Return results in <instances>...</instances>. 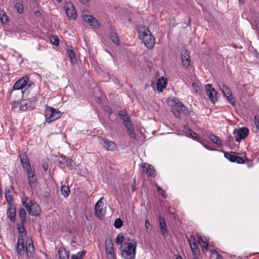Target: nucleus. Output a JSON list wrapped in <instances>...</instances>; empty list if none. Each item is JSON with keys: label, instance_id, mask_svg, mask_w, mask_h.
I'll use <instances>...</instances> for the list:
<instances>
[{"label": "nucleus", "instance_id": "1", "mask_svg": "<svg viewBox=\"0 0 259 259\" xmlns=\"http://www.w3.org/2000/svg\"><path fill=\"white\" fill-rule=\"evenodd\" d=\"M137 242L134 240L124 242L120 247V254L124 259H135L136 257Z\"/></svg>", "mask_w": 259, "mask_h": 259}, {"label": "nucleus", "instance_id": "2", "mask_svg": "<svg viewBox=\"0 0 259 259\" xmlns=\"http://www.w3.org/2000/svg\"><path fill=\"white\" fill-rule=\"evenodd\" d=\"M139 38L149 49H152L155 46V38L147 27H142L139 31Z\"/></svg>", "mask_w": 259, "mask_h": 259}, {"label": "nucleus", "instance_id": "3", "mask_svg": "<svg viewBox=\"0 0 259 259\" xmlns=\"http://www.w3.org/2000/svg\"><path fill=\"white\" fill-rule=\"evenodd\" d=\"M61 116V112L52 107H47L45 111L46 121L51 123L60 118Z\"/></svg>", "mask_w": 259, "mask_h": 259}, {"label": "nucleus", "instance_id": "4", "mask_svg": "<svg viewBox=\"0 0 259 259\" xmlns=\"http://www.w3.org/2000/svg\"><path fill=\"white\" fill-rule=\"evenodd\" d=\"M32 85H34L33 83L31 81H30L29 77L26 76L20 78L14 83L13 87V91L22 90L25 87L28 88L31 87Z\"/></svg>", "mask_w": 259, "mask_h": 259}, {"label": "nucleus", "instance_id": "5", "mask_svg": "<svg viewBox=\"0 0 259 259\" xmlns=\"http://www.w3.org/2000/svg\"><path fill=\"white\" fill-rule=\"evenodd\" d=\"M103 197L101 198L95 206V214L100 219H102L104 218L106 212V204L104 205L103 202Z\"/></svg>", "mask_w": 259, "mask_h": 259}, {"label": "nucleus", "instance_id": "6", "mask_svg": "<svg viewBox=\"0 0 259 259\" xmlns=\"http://www.w3.org/2000/svg\"><path fill=\"white\" fill-rule=\"evenodd\" d=\"M37 100L35 97H32L27 100L23 101L20 106V110L25 111L33 109L35 106Z\"/></svg>", "mask_w": 259, "mask_h": 259}, {"label": "nucleus", "instance_id": "7", "mask_svg": "<svg viewBox=\"0 0 259 259\" xmlns=\"http://www.w3.org/2000/svg\"><path fill=\"white\" fill-rule=\"evenodd\" d=\"M220 89L224 96L227 99L228 102L232 105H235V100L233 97L231 89L224 85H220Z\"/></svg>", "mask_w": 259, "mask_h": 259}, {"label": "nucleus", "instance_id": "8", "mask_svg": "<svg viewBox=\"0 0 259 259\" xmlns=\"http://www.w3.org/2000/svg\"><path fill=\"white\" fill-rule=\"evenodd\" d=\"M26 173L30 188L32 190L35 189L37 187V182L34 169H29V171H26Z\"/></svg>", "mask_w": 259, "mask_h": 259}, {"label": "nucleus", "instance_id": "9", "mask_svg": "<svg viewBox=\"0 0 259 259\" xmlns=\"http://www.w3.org/2000/svg\"><path fill=\"white\" fill-rule=\"evenodd\" d=\"M248 133L249 130L247 127H241L238 130H235L233 132V135L235 137L236 141L240 142L248 136Z\"/></svg>", "mask_w": 259, "mask_h": 259}, {"label": "nucleus", "instance_id": "10", "mask_svg": "<svg viewBox=\"0 0 259 259\" xmlns=\"http://www.w3.org/2000/svg\"><path fill=\"white\" fill-rule=\"evenodd\" d=\"M123 124L125 126L129 136L131 138L135 139L136 138V134L135 132L134 125L131 118H126V119L123 121Z\"/></svg>", "mask_w": 259, "mask_h": 259}, {"label": "nucleus", "instance_id": "11", "mask_svg": "<svg viewBox=\"0 0 259 259\" xmlns=\"http://www.w3.org/2000/svg\"><path fill=\"white\" fill-rule=\"evenodd\" d=\"M26 210L30 215L37 216L40 212V208L39 205L35 202H30V205H26Z\"/></svg>", "mask_w": 259, "mask_h": 259}, {"label": "nucleus", "instance_id": "12", "mask_svg": "<svg viewBox=\"0 0 259 259\" xmlns=\"http://www.w3.org/2000/svg\"><path fill=\"white\" fill-rule=\"evenodd\" d=\"M99 142L107 151H114L116 148L115 143L107 139L100 138Z\"/></svg>", "mask_w": 259, "mask_h": 259}, {"label": "nucleus", "instance_id": "13", "mask_svg": "<svg viewBox=\"0 0 259 259\" xmlns=\"http://www.w3.org/2000/svg\"><path fill=\"white\" fill-rule=\"evenodd\" d=\"M106 252L108 259H114L113 243L111 239H107L105 240Z\"/></svg>", "mask_w": 259, "mask_h": 259}, {"label": "nucleus", "instance_id": "14", "mask_svg": "<svg viewBox=\"0 0 259 259\" xmlns=\"http://www.w3.org/2000/svg\"><path fill=\"white\" fill-rule=\"evenodd\" d=\"M142 172L148 177H154L156 176V171L153 166L147 163L143 164Z\"/></svg>", "mask_w": 259, "mask_h": 259}, {"label": "nucleus", "instance_id": "15", "mask_svg": "<svg viewBox=\"0 0 259 259\" xmlns=\"http://www.w3.org/2000/svg\"><path fill=\"white\" fill-rule=\"evenodd\" d=\"M182 63L184 67L188 68L190 64L189 52L185 49H183L181 54Z\"/></svg>", "mask_w": 259, "mask_h": 259}, {"label": "nucleus", "instance_id": "16", "mask_svg": "<svg viewBox=\"0 0 259 259\" xmlns=\"http://www.w3.org/2000/svg\"><path fill=\"white\" fill-rule=\"evenodd\" d=\"M82 18L83 21L89 25L94 28H97L99 26V23L97 20L93 16L83 13Z\"/></svg>", "mask_w": 259, "mask_h": 259}, {"label": "nucleus", "instance_id": "17", "mask_svg": "<svg viewBox=\"0 0 259 259\" xmlns=\"http://www.w3.org/2000/svg\"><path fill=\"white\" fill-rule=\"evenodd\" d=\"M205 89L209 99L212 103H214L217 101V92L214 89L212 88L211 84H207L205 85Z\"/></svg>", "mask_w": 259, "mask_h": 259}, {"label": "nucleus", "instance_id": "18", "mask_svg": "<svg viewBox=\"0 0 259 259\" xmlns=\"http://www.w3.org/2000/svg\"><path fill=\"white\" fill-rule=\"evenodd\" d=\"M19 157L20 159L22 166L24 170H25L26 172L29 171V169H33V168L31 167L30 162L28 161L27 156L25 153H22L20 154Z\"/></svg>", "mask_w": 259, "mask_h": 259}, {"label": "nucleus", "instance_id": "19", "mask_svg": "<svg viewBox=\"0 0 259 259\" xmlns=\"http://www.w3.org/2000/svg\"><path fill=\"white\" fill-rule=\"evenodd\" d=\"M66 13L68 17L72 20H75L77 17L75 8L71 3H68L66 5Z\"/></svg>", "mask_w": 259, "mask_h": 259}, {"label": "nucleus", "instance_id": "20", "mask_svg": "<svg viewBox=\"0 0 259 259\" xmlns=\"http://www.w3.org/2000/svg\"><path fill=\"white\" fill-rule=\"evenodd\" d=\"M186 109V107L181 102L178 101L176 102L175 106L172 109V112L176 117L179 118L181 112L184 111Z\"/></svg>", "mask_w": 259, "mask_h": 259}, {"label": "nucleus", "instance_id": "21", "mask_svg": "<svg viewBox=\"0 0 259 259\" xmlns=\"http://www.w3.org/2000/svg\"><path fill=\"white\" fill-rule=\"evenodd\" d=\"M159 220V226H160V228L161 233L163 235V236H164V237L166 238L168 235V232L167 228H166V225L165 219L164 218L160 216Z\"/></svg>", "mask_w": 259, "mask_h": 259}, {"label": "nucleus", "instance_id": "22", "mask_svg": "<svg viewBox=\"0 0 259 259\" xmlns=\"http://www.w3.org/2000/svg\"><path fill=\"white\" fill-rule=\"evenodd\" d=\"M17 252L19 255H23L25 252V246L23 238H19L17 244Z\"/></svg>", "mask_w": 259, "mask_h": 259}, {"label": "nucleus", "instance_id": "23", "mask_svg": "<svg viewBox=\"0 0 259 259\" xmlns=\"http://www.w3.org/2000/svg\"><path fill=\"white\" fill-rule=\"evenodd\" d=\"M167 85V79L162 77L160 78L157 83V90L160 92H162L164 89L166 88Z\"/></svg>", "mask_w": 259, "mask_h": 259}, {"label": "nucleus", "instance_id": "24", "mask_svg": "<svg viewBox=\"0 0 259 259\" xmlns=\"http://www.w3.org/2000/svg\"><path fill=\"white\" fill-rule=\"evenodd\" d=\"M197 240L198 243L200 244L202 249H205L206 250H207L208 241L207 239L203 237L200 235H197Z\"/></svg>", "mask_w": 259, "mask_h": 259}, {"label": "nucleus", "instance_id": "25", "mask_svg": "<svg viewBox=\"0 0 259 259\" xmlns=\"http://www.w3.org/2000/svg\"><path fill=\"white\" fill-rule=\"evenodd\" d=\"M26 245V252L28 256L30 255L31 253L34 251V246L32 241L31 239L27 238Z\"/></svg>", "mask_w": 259, "mask_h": 259}, {"label": "nucleus", "instance_id": "26", "mask_svg": "<svg viewBox=\"0 0 259 259\" xmlns=\"http://www.w3.org/2000/svg\"><path fill=\"white\" fill-rule=\"evenodd\" d=\"M7 216L8 218L12 221L14 222L16 221V210L15 208L10 207L7 210Z\"/></svg>", "mask_w": 259, "mask_h": 259}, {"label": "nucleus", "instance_id": "27", "mask_svg": "<svg viewBox=\"0 0 259 259\" xmlns=\"http://www.w3.org/2000/svg\"><path fill=\"white\" fill-rule=\"evenodd\" d=\"M58 253L60 259L69 258V251H67L64 247L59 249Z\"/></svg>", "mask_w": 259, "mask_h": 259}, {"label": "nucleus", "instance_id": "28", "mask_svg": "<svg viewBox=\"0 0 259 259\" xmlns=\"http://www.w3.org/2000/svg\"><path fill=\"white\" fill-rule=\"evenodd\" d=\"M68 55L70 59V61L73 63H75L77 62V59L75 57V54L74 51L72 50V47H68L67 49Z\"/></svg>", "mask_w": 259, "mask_h": 259}, {"label": "nucleus", "instance_id": "29", "mask_svg": "<svg viewBox=\"0 0 259 259\" xmlns=\"http://www.w3.org/2000/svg\"><path fill=\"white\" fill-rule=\"evenodd\" d=\"M18 230L20 235V238H23L26 235V231L24 227L23 223H21L18 224Z\"/></svg>", "mask_w": 259, "mask_h": 259}, {"label": "nucleus", "instance_id": "30", "mask_svg": "<svg viewBox=\"0 0 259 259\" xmlns=\"http://www.w3.org/2000/svg\"><path fill=\"white\" fill-rule=\"evenodd\" d=\"M209 139L215 144L218 146H222V141L219 138V137H217L214 135H210L209 136Z\"/></svg>", "mask_w": 259, "mask_h": 259}, {"label": "nucleus", "instance_id": "31", "mask_svg": "<svg viewBox=\"0 0 259 259\" xmlns=\"http://www.w3.org/2000/svg\"><path fill=\"white\" fill-rule=\"evenodd\" d=\"M19 215L21 223H23L26 221V212L23 208H21L19 211Z\"/></svg>", "mask_w": 259, "mask_h": 259}, {"label": "nucleus", "instance_id": "32", "mask_svg": "<svg viewBox=\"0 0 259 259\" xmlns=\"http://www.w3.org/2000/svg\"><path fill=\"white\" fill-rule=\"evenodd\" d=\"M61 191L62 194L65 197H67L68 196L70 193V188L67 186H62L61 188Z\"/></svg>", "mask_w": 259, "mask_h": 259}, {"label": "nucleus", "instance_id": "33", "mask_svg": "<svg viewBox=\"0 0 259 259\" xmlns=\"http://www.w3.org/2000/svg\"><path fill=\"white\" fill-rule=\"evenodd\" d=\"M190 247L194 256L197 255L199 253V249L196 242L191 243Z\"/></svg>", "mask_w": 259, "mask_h": 259}, {"label": "nucleus", "instance_id": "34", "mask_svg": "<svg viewBox=\"0 0 259 259\" xmlns=\"http://www.w3.org/2000/svg\"><path fill=\"white\" fill-rule=\"evenodd\" d=\"M145 228L147 233L150 234L152 231V226L148 219L145 220Z\"/></svg>", "mask_w": 259, "mask_h": 259}, {"label": "nucleus", "instance_id": "35", "mask_svg": "<svg viewBox=\"0 0 259 259\" xmlns=\"http://www.w3.org/2000/svg\"><path fill=\"white\" fill-rule=\"evenodd\" d=\"M84 255V251H80L77 252L76 254H72L71 259H82Z\"/></svg>", "mask_w": 259, "mask_h": 259}, {"label": "nucleus", "instance_id": "36", "mask_svg": "<svg viewBox=\"0 0 259 259\" xmlns=\"http://www.w3.org/2000/svg\"><path fill=\"white\" fill-rule=\"evenodd\" d=\"M110 38L113 42L117 45H119V40L118 35L116 33H112L110 35Z\"/></svg>", "mask_w": 259, "mask_h": 259}, {"label": "nucleus", "instance_id": "37", "mask_svg": "<svg viewBox=\"0 0 259 259\" xmlns=\"http://www.w3.org/2000/svg\"><path fill=\"white\" fill-rule=\"evenodd\" d=\"M0 20L2 23L5 24L8 21L9 18L4 11L0 12Z\"/></svg>", "mask_w": 259, "mask_h": 259}, {"label": "nucleus", "instance_id": "38", "mask_svg": "<svg viewBox=\"0 0 259 259\" xmlns=\"http://www.w3.org/2000/svg\"><path fill=\"white\" fill-rule=\"evenodd\" d=\"M15 8L19 14H22L23 13V6L22 4L16 3L15 5Z\"/></svg>", "mask_w": 259, "mask_h": 259}, {"label": "nucleus", "instance_id": "39", "mask_svg": "<svg viewBox=\"0 0 259 259\" xmlns=\"http://www.w3.org/2000/svg\"><path fill=\"white\" fill-rule=\"evenodd\" d=\"M124 236L121 234H119L116 238V242L117 244L120 245L124 240Z\"/></svg>", "mask_w": 259, "mask_h": 259}, {"label": "nucleus", "instance_id": "40", "mask_svg": "<svg viewBox=\"0 0 259 259\" xmlns=\"http://www.w3.org/2000/svg\"><path fill=\"white\" fill-rule=\"evenodd\" d=\"M123 225V222L121 219L118 218L115 220L114 226L116 228H120Z\"/></svg>", "mask_w": 259, "mask_h": 259}, {"label": "nucleus", "instance_id": "41", "mask_svg": "<svg viewBox=\"0 0 259 259\" xmlns=\"http://www.w3.org/2000/svg\"><path fill=\"white\" fill-rule=\"evenodd\" d=\"M187 134L192 137L193 139H196L199 137L198 134L191 130H189L188 131Z\"/></svg>", "mask_w": 259, "mask_h": 259}, {"label": "nucleus", "instance_id": "42", "mask_svg": "<svg viewBox=\"0 0 259 259\" xmlns=\"http://www.w3.org/2000/svg\"><path fill=\"white\" fill-rule=\"evenodd\" d=\"M224 156L227 159H229L231 162H233V161H234V157L235 155H233L228 152H225Z\"/></svg>", "mask_w": 259, "mask_h": 259}, {"label": "nucleus", "instance_id": "43", "mask_svg": "<svg viewBox=\"0 0 259 259\" xmlns=\"http://www.w3.org/2000/svg\"><path fill=\"white\" fill-rule=\"evenodd\" d=\"M119 116L120 118V119L123 121L124 120L126 119V118H130V116L126 115V113L125 111H121L119 113Z\"/></svg>", "mask_w": 259, "mask_h": 259}, {"label": "nucleus", "instance_id": "44", "mask_svg": "<svg viewBox=\"0 0 259 259\" xmlns=\"http://www.w3.org/2000/svg\"><path fill=\"white\" fill-rule=\"evenodd\" d=\"M51 41L53 44L55 46H58L59 45V39L55 36H53L51 38Z\"/></svg>", "mask_w": 259, "mask_h": 259}, {"label": "nucleus", "instance_id": "45", "mask_svg": "<svg viewBox=\"0 0 259 259\" xmlns=\"http://www.w3.org/2000/svg\"><path fill=\"white\" fill-rule=\"evenodd\" d=\"M233 162H236L239 164H242L244 163V161L241 157L238 156H235L234 161Z\"/></svg>", "mask_w": 259, "mask_h": 259}, {"label": "nucleus", "instance_id": "46", "mask_svg": "<svg viewBox=\"0 0 259 259\" xmlns=\"http://www.w3.org/2000/svg\"><path fill=\"white\" fill-rule=\"evenodd\" d=\"M72 161L71 159L67 158V160L66 161L65 164H66L67 166L69 168H72Z\"/></svg>", "mask_w": 259, "mask_h": 259}, {"label": "nucleus", "instance_id": "47", "mask_svg": "<svg viewBox=\"0 0 259 259\" xmlns=\"http://www.w3.org/2000/svg\"><path fill=\"white\" fill-rule=\"evenodd\" d=\"M254 122L257 130L259 131V117L255 116L254 117Z\"/></svg>", "mask_w": 259, "mask_h": 259}, {"label": "nucleus", "instance_id": "48", "mask_svg": "<svg viewBox=\"0 0 259 259\" xmlns=\"http://www.w3.org/2000/svg\"><path fill=\"white\" fill-rule=\"evenodd\" d=\"M67 158L65 156L61 157L59 159V162L62 164H65L66 163V161L67 160Z\"/></svg>", "mask_w": 259, "mask_h": 259}, {"label": "nucleus", "instance_id": "49", "mask_svg": "<svg viewBox=\"0 0 259 259\" xmlns=\"http://www.w3.org/2000/svg\"><path fill=\"white\" fill-rule=\"evenodd\" d=\"M192 87L196 92H197L198 91V90H199V88L198 85L196 83H194V82L193 83Z\"/></svg>", "mask_w": 259, "mask_h": 259}, {"label": "nucleus", "instance_id": "50", "mask_svg": "<svg viewBox=\"0 0 259 259\" xmlns=\"http://www.w3.org/2000/svg\"><path fill=\"white\" fill-rule=\"evenodd\" d=\"M159 193V194H160L162 197L164 198H166L167 196V194L166 193V192L163 189L160 191Z\"/></svg>", "mask_w": 259, "mask_h": 259}, {"label": "nucleus", "instance_id": "51", "mask_svg": "<svg viewBox=\"0 0 259 259\" xmlns=\"http://www.w3.org/2000/svg\"><path fill=\"white\" fill-rule=\"evenodd\" d=\"M6 198L8 202H11L12 200V196L11 195H6Z\"/></svg>", "mask_w": 259, "mask_h": 259}, {"label": "nucleus", "instance_id": "52", "mask_svg": "<svg viewBox=\"0 0 259 259\" xmlns=\"http://www.w3.org/2000/svg\"><path fill=\"white\" fill-rule=\"evenodd\" d=\"M189 242L190 245H191V243L196 242V239L194 237H191L190 239H189Z\"/></svg>", "mask_w": 259, "mask_h": 259}, {"label": "nucleus", "instance_id": "53", "mask_svg": "<svg viewBox=\"0 0 259 259\" xmlns=\"http://www.w3.org/2000/svg\"><path fill=\"white\" fill-rule=\"evenodd\" d=\"M211 253L213 254H217L218 255L217 259H222L221 256L219 254H218L217 251L215 250H213V249L212 250Z\"/></svg>", "mask_w": 259, "mask_h": 259}, {"label": "nucleus", "instance_id": "54", "mask_svg": "<svg viewBox=\"0 0 259 259\" xmlns=\"http://www.w3.org/2000/svg\"><path fill=\"white\" fill-rule=\"evenodd\" d=\"M203 146L207 150H211V151H213V150H217L216 149H212L211 148H210L209 146H207V145H204V144H202Z\"/></svg>", "mask_w": 259, "mask_h": 259}, {"label": "nucleus", "instance_id": "55", "mask_svg": "<svg viewBox=\"0 0 259 259\" xmlns=\"http://www.w3.org/2000/svg\"><path fill=\"white\" fill-rule=\"evenodd\" d=\"M155 186H156L157 191L159 192H160V191H161L163 190V189L162 188H161L160 186H159L157 184H155Z\"/></svg>", "mask_w": 259, "mask_h": 259}, {"label": "nucleus", "instance_id": "56", "mask_svg": "<svg viewBox=\"0 0 259 259\" xmlns=\"http://www.w3.org/2000/svg\"><path fill=\"white\" fill-rule=\"evenodd\" d=\"M42 168L45 171L47 170V169H48V165L47 164H44L42 165Z\"/></svg>", "mask_w": 259, "mask_h": 259}, {"label": "nucleus", "instance_id": "57", "mask_svg": "<svg viewBox=\"0 0 259 259\" xmlns=\"http://www.w3.org/2000/svg\"><path fill=\"white\" fill-rule=\"evenodd\" d=\"M234 140V138L233 137H228V141L230 142H232Z\"/></svg>", "mask_w": 259, "mask_h": 259}, {"label": "nucleus", "instance_id": "58", "mask_svg": "<svg viewBox=\"0 0 259 259\" xmlns=\"http://www.w3.org/2000/svg\"><path fill=\"white\" fill-rule=\"evenodd\" d=\"M22 203L23 205L25 206V207L26 208V205H29L25 201L22 200Z\"/></svg>", "mask_w": 259, "mask_h": 259}, {"label": "nucleus", "instance_id": "59", "mask_svg": "<svg viewBox=\"0 0 259 259\" xmlns=\"http://www.w3.org/2000/svg\"><path fill=\"white\" fill-rule=\"evenodd\" d=\"M80 2L82 4H85L88 2L89 0H79Z\"/></svg>", "mask_w": 259, "mask_h": 259}, {"label": "nucleus", "instance_id": "60", "mask_svg": "<svg viewBox=\"0 0 259 259\" xmlns=\"http://www.w3.org/2000/svg\"><path fill=\"white\" fill-rule=\"evenodd\" d=\"M18 104H19V103H18V102H15L14 103V104H13L12 105H13V106H14V108H16V107H17V105H18Z\"/></svg>", "mask_w": 259, "mask_h": 259}, {"label": "nucleus", "instance_id": "61", "mask_svg": "<svg viewBox=\"0 0 259 259\" xmlns=\"http://www.w3.org/2000/svg\"><path fill=\"white\" fill-rule=\"evenodd\" d=\"M240 4H243L245 2V0H238Z\"/></svg>", "mask_w": 259, "mask_h": 259}, {"label": "nucleus", "instance_id": "62", "mask_svg": "<svg viewBox=\"0 0 259 259\" xmlns=\"http://www.w3.org/2000/svg\"><path fill=\"white\" fill-rule=\"evenodd\" d=\"M177 259H183L182 257H181L180 256H179L177 257Z\"/></svg>", "mask_w": 259, "mask_h": 259}, {"label": "nucleus", "instance_id": "63", "mask_svg": "<svg viewBox=\"0 0 259 259\" xmlns=\"http://www.w3.org/2000/svg\"><path fill=\"white\" fill-rule=\"evenodd\" d=\"M58 2H60L62 1V0H57Z\"/></svg>", "mask_w": 259, "mask_h": 259}, {"label": "nucleus", "instance_id": "64", "mask_svg": "<svg viewBox=\"0 0 259 259\" xmlns=\"http://www.w3.org/2000/svg\"><path fill=\"white\" fill-rule=\"evenodd\" d=\"M194 259H197V258H196V257H194Z\"/></svg>", "mask_w": 259, "mask_h": 259}]
</instances>
